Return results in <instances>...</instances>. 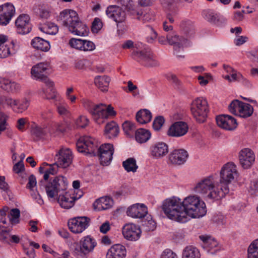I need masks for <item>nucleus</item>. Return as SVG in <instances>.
Returning a JSON list of instances; mask_svg holds the SVG:
<instances>
[{
	"mask_svg": "<svg viewBox=\"0 0 258 258\" xmlns=\"http://www.w3.org/2000/svg\"><path fill=\"white\" fill-rule=\"evenodd\" d=\"M236 166L232 162L222 168L220 179L217 175H210L201 179L195 185L194 191L204 199L219 200L229 191L228 185L237 176Z\"/></svg>",
	"mask_w": 258,
	"mask_h": 258,
	"instance_id": "f257e3e1",
	"label": "nucleus"
},
{
	"mask_svg": "<svg viewBox=\"0 0 258 258\" xmlns=\"http://www.w3.org/2000/svg\"><path fill=\"white\" fill-rule=\"evenodd\" d=\"M162 209L169 219L180 223L187 222L189 218L202 217L207 212L205 203L196 195L183 200L176 197L166 199L162 203Z\"/></svg>",
	"mask_w": 258,
	"mask_h": 258,
	"instance_id": "f03ea898",
	"label": "nucleus"
},
{
	"mask_svg": "<svg viewBox=\"0 0 258 258\" xmlns=\"http://www.w3.org/2000/svg\"><path fill=\"white\" fill-rule=\"evenodd\" d=\"M76 147L79 152L91 156H99L100 163L103 165H107L112 159L113 145L104 144L98 148L97 142L91 137H81L76 143Z\"/></svg>",
	"mask_w": 258,
	"mask_h": 258,
	"instance_id": "7ed1b4c3",
	"label": "nucleus"
},
{
	"mask_svg": "<svg viewBox=\"0 0 258 258\" xmlns=\"http://www.w3.org/2000/svg\"><path fill=\"white\" fill-rule=\"evenodd\" d=\"M58 21L74 35L86 36L89 32L88 28L80 20L78 14L75 11H63L58 16Z\"/></svg>",
	"mask_w": 258,
	"mask_h": 258,
	"instance_id": "20e7f679",
	"label": "nucleus"
},
{
	"mask_svg": "<svg viewBox=\"0 0 258 258\" xmlns=\"http://www.w3.org/2000/svg\"><path fill=\"white\" fill-rule=\"evenodd\" d=\"M38 184L41 189L45 190L47 197L55 201L59 191L67 189L68 182L65 177L58 176L50 179L48 182L41 180Z\"/></svg>",
	"mask_w": 258,
	"mask_h": 258,
	"instance_id": "39448f33",
	"label": "nucleus"
},
{
	"mask_svg": "<svg viewBox=\"0 0 258 258\" xmlns=\"http://www.w3.org/2000/svg\"><path fill=\"white\" fill-rule=\"evenodd\" d=\"M190 111L194 118L199 123L205 122L209 111L207 99L200 97L195 98L190 104Z\"/></svg>",
	"mask_w": 258,
	"mask_h": 258,
	"instance_id": "423d86ee",
	"label": "nucleus"
},
{
	"mask_svg": "<svg viewBox=\"0 0 258 258\" xmlns=\"http://www.w3.org/2000/svg\"><path fill=\"white\" fill-rule=\"evenodd\" d=\"M132 55L135 60L146 67H155L159 65L158 61L149 48L134 49Z\"/></svg>",
	"mask_w": 258,
	"mask_h": 258,
	"instance_id": "0eeeda50",
	"label": "nucleus"
},
{
	"mask_svg": "<svg viewBox=\"0 0 258 258\" xmlns=\"http://www.w3.org/2000/svg\"><path fill=\"white\" fill-rule=\"evenodd\" d=\"M121 3L134 19L143 23L151 22L154 20V15L152 12L135 9L131 0H122Z\"/></svg>",
	"mask_w": 258,
	"mask_h": 258,
	"instance_id": "6e6552de",
	"label": "nucleus"
},
{
	"mask_svg": "<svg viewBox=\"0 0 258 258\" xmlns=\"http://www.w3.org/2000/svg\"><path fill=\"white\" fill-rule=\"evenodd\" d=\"M51 93L47 94L44 88L39 91V93L43 98L53 100L58 113L61 115H67L69 113V106L64 100L59 96L53 89Z\"/></svg>",
	"mask_w": 258,
	"mask_h": 258,
	"instance_id": "1a4fd4ad",
	"label": "nucleus"
},
{
	"mask_svg": "<svg viewBox=\"0 0 258 258\" xmlns=\"http://www.w3.org/2000/svg\"><path fill=\"white\" fill-rule=\"evenodd\" d=\"M91 114L94 120L98 123L103 122V119L107 118L110 116H114L115 111L111 105H106L100 103L96 104L91 110Z\"/></svg>",
	"mask_w": 258,
	"mask_h": 258,
	"instance_id": "9d476101",
	"label": "nucleus"
},
{
	"mask_svg": "<svg viewBox=\"0 0 258 258\" xmlns=\"http://www.w3.org/2000/svg\"><path fill=\"white\" fill-rule=\"evenodd\" d=\"M48 69L49 63L48 62H40L32 68L31 74L34 79L44 82L47 87V90L52 91L53 89V83L44 74V73ZM45 91H48L47 90Z\"/></svg>",
	"mask_w": 258,
	"mask_h": 258,
	"instance_id": "9b49d317",
	"label": "nucleus"
},
{
	"mask_svg": "<svg viewBox=\"0 0 258 258\" xmlns=\"http://www.w3.org/2000/svg\"><path fill=\"white\" fill-rule=\"evenodd\" d=\"M168 43L173 45L174 53L178 57L182 58L183 48L187 45V40L183 37H179L174 33L166 35Z\"/></svg>",
	"mask_w": 258,
	"mask_h": 258,
	"instance_id": "f8f14e48",
	"label": "nucleus"
},
{
	"mask_svg": "<svg viewBox=\"0 0 258 258\" xmlns=\"http://www.w3.org/2000/svg\"><path fill=\"white\" fill-rule=\"evenodd\" d=\"M79 244V246L75 248L74 252L78 256L82 257H84L92 252L96 246L95 240L90 236H87L82 238Z\"/></svg>",
	"mask_w": 258,
	"mask_h": 258,
	"instance_id": "ddd939ff",
	"label": "nucleus"
},
{
	"mask_svg": "<svg viewBox=\"0 0 258 258\" xmlns=\"http://www.w3.org/2000/svg\"><path fill=\"white\" fill-rule=\"evenodd\" d=\"M73 159V153L70 149L61 148L54 157L55 164L57 167L66 168L72 164Z\"/></svg>",
	"mask_w": 258,
	"mask_h": 258,
	"instance_id": "4468645a",
	"label": "nucleus"
},
{
	"mask_svg": "<svg viewBox=\"0 0 258 258\" xmlns=\"http://www.w3.org/2000/svg\"><path fill=\"white\" fill-rule=\"evenodd\" d=\"M255 160V154L250 148H243L238 153L239 165L244 169L250 168L254 164Z\"/></svg>",
	"mask_w": 258,
	"mask_h": 258,
	"instance_id": "2eb2a0df",
	"label": "nucleus"
},
{
	"mask_svg": "<svg viewBox=\"0 0 258 258\" xmlns=\"http://www.w3.org/2000/svg\"><path fill=\"white\" fill-rule=\"evenodd\" d=\"M90 219L87 217H78L70 220L68 226L74 233H80L89 225Z\"/></svg>",
	"mask_w": 258,
	"mask_h": 258,
	"instance_id": "dca6fc26",
	"label": "nucleus"
},
{
	"mask_svg": "<svg viewBox=\"0 0 258 258\" xmlns=\"http://www.w3.org/2000/svg\"><path fill=\"white\" fill-rule=\"evenodd\" d=\"M188 126L186 122L178 121L173 123L167 131V135L172 137H180L184 136L188 132Z\"/></svg>",
	"mask_w": 258,
	"mask_h": 258,
	"instance_id": "f3484780",
	"label": "nucleus"
},
{
	"mask_svg": "<svg viewBox=\"0 0 258 258\" xmlns=\"http://www.w3.org/2000/svg\"><path fill=\"white\" fill-rule=\"evenodd\" d=\"M106 14L109 18L116 23H122L126 18L125 11L119 6L112 5L107 8Z\"/></svg>",
	"mask_w": 258,
	"mask_h": 258,
	"instance_id": "a211bd4d",
	"label": "nucleus"
},
{
	"mask_svg": "<svg viewBox=\"0 0 258 258\" xmlns=\"http://www.w3.org/2000/svg\"><path fill=\"white\" fill-rule=\"evenodd\" d=\"M141 234L140 227L133 223L126 224L122 228V234L127 240L136 241L140 238Z\"/></svg>",
	"mask_w": 258,
	"mask_h": 258,
	"instance_id": "6ab92c4d",
	"label": "nucleus"
},
{
	"mask_svg": "<svg viewBox=\"0 0 258 258\" xmlns=\"http://www.w3.org/2000/svg\"><path fill=\"white\" fill-rule=\"evenodd\" d=\"M217 125L226 130H233L237 127L236 119L231 116L222 114L216 117Z\"/></svg>",
	"mask_w": 258,
	"mask_h": 258,
	"instance_id": "aec40b11",
	"label": "nucleus"
},
{
	"mask_svg": "<svg viewBox=\"0 0 258 258\" xmlns=\"http://www.w3.org/2000/svg\"><path fill=\"white\" fill-rule=\"evenodd\" d=\"M15 24L17 28L18 33L19 34H27L31 30L30 18L26 14L20 15L16 20Z\"/></svg>",
	"mask_w": 258,
	"mask_h": 258,
	"instance_id": "412c9836",
	"label": "nucleus"
},
{
	"mask_svg": "<svg viewBox=\"0 0 258 258\" xmlns=\"http://www.w3.org/2000/svg\"><path fill=\"white\" fill-rule=\"evenodd\" d=\"M188 157V153L185 150L176 149L169 154V160L173 164L179 165L184 164Z\"/></svg>",
	"mask_w": 258,
	"mask_h": 258,
	"instance_id": "4be33fe9",
	"label": "nucleus"
},
{
	"mask_svg": "<svg viewBox=\"0 0 258 258\" xmlns=\"http://www.w3.org/2000/svg\"><path fill=\"white\" fill-rule=\"evenodd\" d=\"M126 213L127 216L133 218H145L148 213L147 208L143 204H135L128 208Z\"/></svg>",
	"mask_w": 258,
	"mask_h": 258,
	"instance_id": "5701e85b",
	"label": "nucleus"
},
{
	"mask_svg": "<svg viewBox=\"0 0 258 258\" xmlns=\"http://www.w3.org/2000/svg\"><path fill=\"white\" fill-rule=\"evenodd\" d=\"M150 152L154 158H162L168 153V146L164 142H159L152 145L150 147Z\"/></svg>",
	"mask_w": 258,
	"mask_h": 258,
	"instance_id": "b1692460",
	"label": "nucleus"
},
{
	"mask_svg": "<svg viewBox=\"0 0 258 258\" xmlns=\"http://www.w3.org/2000/svg\"><path fill=\"white\" fill-rule=\"evenodd\" d=\"M1 11L2 13L0 14V24L6 25L15 13V8L13 5L7 4L4 6H0V12Z\"/></svg>",
	"mask_w": 258,
	"mask_h": 258,
	"instance_id": "393cba45",
	"label": "nucleus"
},
{
	"mask_svg": "<svg viewBox=\"0 0 258 258\" xmlns=\"http://www.w3.org/2000/svg\"><path fill=\"white\" fill-rule=\"evenodd\" d=\"M202 16L205 20L212 24H219L225 23L226 21V19L223 16L210 9L204 10Z\"/></svg>",
	"mask_w": 258,
	"mask_h": 258,
	"instance_id": "a878e982",
	"label": "nucleus"
},
{
	"mask_svg": "<svg viewBox=\"0 0 258 258\" xmlns=\"http://www.w3.org/2000/svg\"><path fill=\"white\" fill-rule=\"evenodd\" d=\"M82 193L81 192V194L79 195L78 197H72L69 193L66 192L64 195H59L56 200L61 208L69 209L74 206L76 200L82 196Z\"/></svg>",
	"mask_w": 258,
	"mask_h": 258,
	"instance_id": "bb28decb",
	"label": "nucleus"
},
{
	"mask_svg": "<svg viewBox=\"0 0 258 258\" xmlns=\"http://www.w3.org/2000/svg\"><path fill=\"white\" fill-rule=\"evenodd\" d=\"M199 238L203 241L202 247L208 252L214 254L219 249L218 243L215 239L206 235H201Z\"/></svg>",
	"mask_w": 258,
	"mask_h": 258,
	"instance_id": "cd10ccee",
	"label": "nucleus"
},
{
	"mask_svg": "<svg viewBox=\"0 0 258 258\" xmlns=\"http://www.w3.org/2000/svg\"><path fill=\"white\" fill-rule=\"evenodd\" d=\"M7 40V36L0 35V58L9 56L11 54V49L14 47L13 41L11 42L9 44H5Z\"/></svg>",
	"mask_w": 258,
	"mask_h": 258,
	"instance_id": "c85d7f7f",
	"label": "nucleus"
},
{
	"mask_svg": "<svg viewBox=\"0 0 258 258\" xmlns=\"http://www.w3.org/2000/svg\"><path fill=\"white\" fill-rule=\"evenodd\" d=\"M125 255V247L121 244H115L108 250L106 258H124Z\"/></svg>",
	"mask_w": 258,
	"mask_h": 258,
	"instance_id": "c756f323",
	"label": "nucleus"
},
{
	"mask_svg": "<svg viewBox=\"0 0 258 258\" xmlns=\"http://www.w3.org/2000/svg\"><path fill=\"white\" fill-rule=\"evenodd\" d=\"M37 181L35 176L33 174L30 175L28 178V182L26 185V188L31 191L32 197L39 204L42 205L43 203V200L37 191H34V188L35 187Z\"/></svg>",
	"mask_w": 258,
	"mask_h": 258,
	"instance_id": "7c9ffc66",
	"label": "nucleus"
},
{
	"mask_svg": "<svg viewBox=\"0 0 258 258\" xmlns=\"http://www.w3.org/2000/svg\"><path fill=\"white\" fill-rule=\"evenodd\" d=\"M113 203V200L110 198L105 197L97 200L93 204V206L98 211L105 210L110 208Z\"/></svg>",
	"mask_w": 258,
	"mask_h": 258,
	"instance_id": "2f4dec72",
	"label": "nucleus"
},
{
	"mask_svg": "<svg viewBox=\"0 0 258 258\" xmlns=\"http://www.w3.org/2000/svg\"><path fill=\"white\" fill-rule=\"evenodd\" d=\"M47 131H49V129L47 127H41L36 124L31 127V135L37 140L47 136Z\"/></svg>",
	"mask_w": 258,
	"mask_h": 258,
	"instance_id": "473e14b6",
	"label": "nucleus"
},
{
	"mask_svg": "<svg viewBox=\"0 0 258 258\" xmlns=\"http://www.w3.org/2000/svg\"><path fill=\"white\" fill-rule=\"evenodd\" d=\"M32 46L42 51H47L50 49L49 43L40 37H35L31 41Z\"/></svg>",
	"mask_w": 258,
	"mask_h": 258,
	"instance_id": "72a5a7b5",
	"label": "nucleus"
},
{
	"mask_svg": "<svg viewBox=\"0 0 258 258\" xmlns=\"http://www.w3.org/2000/svg\"><path fill=\"white\" fill-rule=\"evenodd\" d=\"M0 87L7 92H15L20 89L19 85L6 78H0Z\"/></svg>",
	"mask_w": 258,
	"mask_h": 258,
	"instance_id": "f704fd0d",
	"label": "nucleus"
},
{
	"mask_svg": "<svg viewBox=\"0 0 258 258\" xmlns=\"http://www.w3.org/2000/svg\"><path fill=\"white\" fill-rule=\"evenodd\" d=\"M110 79L107 76H97L94 78L95 85L102 91H107Z\"/></svg>",
	"mask_w": 258,
	"mask_h": 258,
	"instance_id": "c9c22d12",
	"label": "nucleus"
},
{
	"mask_svg": "<svg viewBox=\"0 0 258 258\" xmlns=\"http://www.w3.org/2000/svg\"><path fill=\"white\" fill-rule=\"evenodd\" d=\"M119 133V127L114 121H111L106 124L104 134L109 138L116 137Z\"/></svg>",
	"mask_w": 258,
	"mask_h": 258,
	"instance_id": "e433bc0d",
	"label": "nucleus"
},
{
	"mask_svg": "<svg viewBox=\"0 0 258 258\" xmlns=\"http://www.w3.org/2000/svg\"><path fill=\"white\" fill-rule=\"evenodd\" d=\"M152 119L151 112L147 109H142L139 111L136 114V120L141 124L147 123Z\"/></svg>",
	"mask_w": 258,
	"mask_h": 258,
	"instance_id": "4c0bfd02",
	"label": "nucleus"
},
{
	"mask_svg": "<svg viewBox=\"0 0 258 258\" xmlns=\"http://www.w3.org/2000/svg\"><path fill=\"white\" fill-rule=\"evenodd\" d=\"M200 256L198 249L191 245L185 247L182 254V258H200Z\"/></svg>",
	"mask_w": 258,
	"mask_h": 258,
	"instance_id": "58836bf2",
	"label": "nucleus"
},
{
	"mask_svg": "<svg viewBox=\"0 0 258 258\" xmlns=\"http://www.w3.org/2000/svg\"><path fill=\"white\" fill-rule=\"evenodd\" d=\"M150 132L146 129L139 128L136 132V141L140 143H145L151 138Z\"/></svg>",
	"mask_w": 258,
	"mask_h": 258,
	"instance_id": "ea45409f",
	"label": "nucleus"
},
{
	"mask_svg": "<svg viewBox=\"0 0 258 258\" xmlns=\"http://www.w3.org/2000/svg\"><path fill=\"white\" fill-rule=\"evenodd\" d=\"M142 227L146 232L153 231L156 227V223L152 219L151 215H146L142 221Z\"/></svg>",
	"mask_w": 258,
	"mask_h": 258,
	"instance_id": "a19ab883",
	"label": "nucleus"
},
{
	"mask_svg": "<svg viewBox=\"0 0 258 258\" xmlns=\"http://www.w3.org/2000/svg\"><path fill=\"white\" fill-rule=\"evenodd\" d=\"M39 29L42 32L50 35L56 34L58 31L57 26L51 22L43 24L40 26Z\"/></svg>",
	"mask_w": 258,
	"mask_h": 258,
	"instance_id": "79ce46f5",
	"label": "nucleus"
},
{
	"mask_svg": "<svg viewBox=\"0 0 258 258\" xmlns=\"http://www.w3.org/2000/svg\"><path fill=\"white\" fill-rule=\"evenodd\" d=\"M253 112V108L250 104L241 102L239 113V116L243 118H246L251 116Z\"/></svg>",
	"mask_w": 258,
	"mask_h": 258,
	"instance_id": "37998d69",
	"label": "nucleus"
},
{
	"mask_svg": "<svg viewBox=\"0 0 258 258\" xmlns=\"http://www.w3.org/2000/svg\"><path fill=\"white\" fill-rule=\"evenodd\" d=\"M122 166L124 169L128 172H135L138 168L136 160L134 158H128L125 161H123Z\"/></svg>",
	"mask_w": 258,
	"mask_h": 258,
	"instance_id": "c03bdc74",
	"label": "nucleus"
},
{
	"mask_svg": "<svg viewBox=\"0 0 258 258\" xmlns=\"http://www.w3.org/2000/svg\"><path fill=\"white\" fill-rule=\"evenodd\" d=\"M247 258H258V239L249 245L247 249Z\"/></svg>",
	"mask_w": 258,
	"mask_h": 258,
	"instance_id": "a18cd8bd",
	"label": "nucleus"
},
{
	"mask_svg": "<svg viewBox=\"0 0 258 258\" xmlns=\"http://www.w3.org/2000/svg\"><path fill=\"white\" fill-rule=\"evenodd\" d=\"M241 102L237 100L232 101L228 106L229 111L232 114L239 115Z\"/></svg>",
	"mask_w": 258,
	"mask_h": 258,
	"instance_id": "49530a36",
	"label": "nucleus"
},
{
	"mask_svg": "<svg viewBox=\"0 0 258 258\" xmlns=\"http://www.w3.org/2000/svg\"><path fill=\"white\" fill-rule=\"evenodd\" d=\"M122 126L125 134L127 136H131L136 129L135 124L128 121L124 122Z\"/></svg>",
	"mask_w": 258,
	"mask_h": 258,
	"instance_id": "de8ad7c7",
	"label": "nucleus"
},
{
	"mask_svg": "<svg viewBox=\"0 0 258 258\" xmlns=\"http://www.w3.org/2000/svg\"><path fill=\"white\" fill-rule=\"evenodd\" d=\"M160 3L165 11L174 10L176 0H159Z\"/></svg>",
	"mask_w": 258,
	"mask_h": 258,
	"instance_id": "09e8293b",
	"label": "nucleus"
},
{
	"mask_svg": "<svg viewBox=\"0 0 258 258\" xmlns=\"http://www.w3.org/2000/svg\"><path fill=\"white\" fill-rule=\"evenodd\" d=\"M20 216V211L17 209H13L10 211L9 217L12 224H16L19 222L18 219Z\"/></svg>",
	"mask_w": 258,
	"mask_h": 258,
	"instance_id": "8fccbe9b",
	"label": "nucleus"
},
{
	"mask_svg": "<svg viewBox=\"0 0 258 258\" xmlns=\"http://www.w3.org/2000/svg\"><path fill=\"white\" fill-rule=\"evenodd\" d=\"M50 168L44 172L43 180L47 181L49 178L50 175H54L57 172V166L55 163L52 165H49Z\"/></svg>",
	"mask_w": 258,
	"mask_h": 258,
	"instance_id": "3c124183",
	"label": "nucleus"
},
{
	"mask_svg": "<svg viewBox=\"0 0 258 258\" xmlns=\"http://www.w3.org/2000/svg\"><path fill=\"white\" fill-rule=\"evenodd\" d=\"M166 77L167 79L172 82L178 89H183L182 84L178 79L176 75L172 73H169L167 75Z\"/></svg>",
	"mask_w": 258,
	"mask_h": 258,
	"instance_id": "603ef678",
	"label": "nucleus"
},
{
	"mask_svg": "<svg viewBox=\"0 0 258 258\" xmlns=\"http://www.w3.org/2000/svg\"><path fill=\"white\" fill-rule=\"evenodd\" d=\"M81 50L84 51H93L95 49V44L89 40H83Z\"/></svg>",
	"mask_w": 258,
	"mask_h": 258,
	"instance_id": "864d4df0",
	"label": "nucleus"
},
{
	"mask_svg": "<svg viewBox=\"0 0 258 258\" xmlns=\"http://www.w3.org/2000/svg\"><path fill=\"white\" fill-rule=\"evenodd\" d=\"M164 118L163 116H159L155 118L153 123V127L155 131L161 129L164 123Z\"/></svg>",
	"mask_w": 258,
	"mask_h": 258,
	"instance_id": "5fc2aeb1",
	"label": "nucleus"
},
{
	"mask_svg": "<svg viewBox=\"0 0 258 258\" xmlns=\"http://www.w3.org/2000/svg\"><path fill=\"white\" fill-rule=\"evenodd\" d=\"M83 40L81 39L72 38L69 41L70 45L76 49L81 50Z\"/></svg>",
	"mask_w": 258,
	"mask_h": 258,
	"instance_id": "6e6d98bb",
	"label": "nucleus"
},
{
	"mask_svg": "<svg viewBox=\"0 0 258 258\" xmlns=\"http://www.w3.org/2000/svg\"><path fill=\"white\" fill-rule=\"evenodd\" d=\"M180 27L186 33H188L192 30L193 23L189 20L182 21L180 23Z\"/></svg>",
	"mask_w": 258,
	"mask_h": 258,
	"instance_id": "4d7b16f0",
	"label": "nucleus"
},
{
	"mask_svg": "<svg viewBox=\"0 0 258 258\" xmlns=\"http://www.w3.org/2000/svg\"><path fill=\"white\" fill-rule=\"evenodd\" d=\"M89 123V120L85 116L81 115L80 116L76 121V125L79 128H84Z\"/></svg>",
	"mask_w": 258,
	"mask_h": 258,
	"instance_id": "13d9d810",
	"label": "nucleus"
},
{
	"mask_svg": "<svg viewBox=\"0 0 258 258\" xmlns=\"http://www.w3.org/2000/svg\"><path fill=\"white\" fill-rule=\"evenodd\" d=\"M29 106V101L27 99H23L21 101L18 100V105H16L18 106V111L22 112L26 110Z\"/></svg>",
	"mask_w": 258,
	"mask_h": 258,
	"instance_id": "bf43d9fd",
	"label": "nucleus"
},
{
	"mask_svg": "<svg viewBox=\"0 0 258 258\" xmlns=\"http://www.w3.org/2000/svg\"><path fill=\"white\" fill-rule=\"evenodd\" d=\"M102 27V23L100 19L96 18L94 19L93 22H92V30L93 32H98L99 30H100Z\"/></svg>",
	"mask_w": 258,
	"mask_h": 258,
	"instance_id": "052dcab7",
	"label": "nucleus"
},
{
	"mask_svg": "<svg viewBox=\"0 0 258 258\" xmlns=\"http://www.w3.org/2000/svg\"><path fill=\"white\" fill-rule=\"evenodd\" d=\"M249 192L251 195L258 196V180H254L251 182Z\"/></svg>",
	"mask_w": 258,
	"mask_h": 258,
	"instance_id": "680f3d73",
	"label": "nucleus"
},
{
	"mask_svg": "<svg viewBox=\"0 0 258 258\" xmlns=\"http://www.w3.org/2000/svg\"><path fill=\"white\" fill-rule=\"evenodd\" d=\"M10 235L9 232L0 228V240L4 242L8 243Z\"/></svg>",
	"mask_w": 258,
	"mask_h": 258,
	"instance_id": "e2e57ef3",
	"label": "nucleus"
},
{
	"mask_svg": "<svg viewBox=\"0 0 258 258\" xmlns=\"http://www.w3.org/2000/svg\"><path fill=\"white\" fill-rule=\"evenodd\" d=\"M74 91V89L72 87L67 88L66 96L67 98L69 100L71 103H74L76 102L77 97L75 95H72V93Z\"/></svg>",
	"mask_w": 258,
	"mask_h": 258,
	"instance_id": "0e129e2a",
	"label": "nucleus"
},
{
	"mask_svg": "<svg viewBox=\"0 0 258 258\" xmlns=\"http://www.w3.org/2000/svg\"><path fill=\"white\" fill-rule=\"evenodd\" d=\"M161 258H178L177 254L171 250H165L161 255Z\"/></svg>",
	"mask_w": 258,
	"mask_h": 258,
	"instance_id": "69168bd1",
	"label": "nucleus"
},
{
	"mask_svg": "<svg viewBox=\"0 0 258 258\" xmlns=\"http://www.w3.org/2000/svg\"><path fill=\"white\" fill-rule=\"evenodd\" d=\"M25 169L24 165L22 160L20 161L15 164L13 167V170L16 173H19Z\"/></svg>",
	"mask_w": 258,
	"mask_h": 258,
	"instance_id": "338daca9",
	"label": "nucleus"
},
{
	"mask_svg": "<svg viewBox=\"0 0 258 258\" xmlns=\"http://www.w3.org/2000/svg\"><path fill=\"white\" fill-rule=\"evenodd\" d=\"M127 87L128 92L133 93V95L134 96L138 95L139 94V91H135L137 89V86L133 84L131 81H129L127 82Z\"/></svg>",
	"mask_w": 258,
	"mask_h": 258,
	"instance_id": "774afa93",
	"label": "nucleus"
}]
</instances>
